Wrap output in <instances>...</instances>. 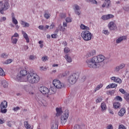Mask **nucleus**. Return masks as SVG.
<instances>
[{
	"mask_svg": "<svg viewBox=\"0 0 129 129\" xmlns=\"http://www.w3.org/2000/svg\"><path fill=\"white\" fill-rule=\"evenodd\" d=\"M16 78L18 81H28L31 84H36L40 81V77L35 72H30L27 74V71L25 70H21Z\"/></svg>",
	"mask_w": 129,
	"mask_h": 129,
	"instance_id": "f257e3e1",
	"label": "nucleus"
},
{
	"mask_svg": "<svg viewBox=\"0 0 129 129\" xmlns=\"http://www.w3.org/2000/svg\"><path fill=\"white\" fill-rule=\"evenodd\" d=\"M94 56L91 58V59L87 60L86 61V63L87 64V66L90 68H99L100 67V64H98L96 60H94Z\"/></svg>",
	"mask_w": 129,
	"mask_h": 129,
	"instance_id": "f03ea898",
	"label": "nucleus"
},
{
	"mask_svg": "<svg viewBox=\"0 0 129 129\" xmlns=\"http://www.w3.org/2000/svg\"><path fill=\"white\" fill-rule=\"evenodd\" d=\"M82 38L85 41H90L92 38V34L89 31L85 30L81 33Z\"/></svg>",
	"mask_w": 129,
	"mask_h": 129,
	"instance_id": "7ed1b4c3",
	"label": "nucleus"
},
{
	"mask_svg": "<svg viewBox=\"0 0 129 129\" xmlns=\"http://www.w3.org/2000/svg\"><path fill=\"white\" fill-rule=\"evenodd\" d=\"M69 110L67 109L65 110L64 113L60 116V122L61 124H65L68 120V117H69Z\"/></svg>",
	"mask_w": 129,
	"mask_h": 129,
	"instance_id": "20e7f679",
	"label": "nucleus"
},
{
	"mask_svg": "<svg viewBox=\"0 0 129 129\" xmlns=\"http://www.w3.org/2000/svg\"><path fill=\"white\" fill-rule=\"evenodd\" d=\"M77 79H78V75L77 74H73L69 77L68 81L70 84H75Z\"/></svg>",
	"mask_w": 129,
	"mask_h": 129,
	"instance_id": "39448f33",
	"label": "nucleus"
},
{
	"mask_svg": "<svg viewBox=\"0 0 129 129\" xmlns=\"http://www.w3.org/2000/svg\"><path fill=\"white\" fill-rule=\"evenodd\" d=\"M94 61L97 62V64L100 65L101 62H103L105 60V56L102 55H99L97 56H94Z\"/></svg>",
	"mask_w": 129,
	"mask_h": 129,
	"instance_id": "423d86ee",
	"label": "nucleus"
},
{
	"mask_svg": "<svg viewBox=\"0 0 129 129\" xmlns=\"http://www.w3.org/2000/svg\"><path fill=\"white\" fill-rule=\"evenodd\" d=\"M53 84L55 87L58 89L60 88H64L65 87V84L63 83H61V82H60L58 80H54L53 81Z\"/></svg>",
	"mask_w": 129,
	"mask_h": 129,
	"instance_id": "0eeeda50",
	"label": "nucleus"
},
{
	"mask_svg": "<svg viewBox=\"0 0 129 129\" xmlns=\"http://www.w3.org/2000/svg\"><path fill=\"white\" fill-rule=\"evenodd\" d=\"M10 8V5L8 4V2H6L2 4L1 8L0 9V13L2 15H4V11H7Z\"/></svg>",
	"mask_w": 129,
	"mask_h": 129,
	"instance_id": "6e6552de",
	"label": "nucleus"
},
{
	"mask_svg": "<svg viewBox=\"0 0 129 129\" xmlns=\"http://www.w3.org/2000/svg\"><path fill=\"white\" fill-rule=\"evenodd\" d=\"M36 100L41 105H45L46 104V101L43 98V96L41 94H39L36 98Z\"/></svg>",
	"mask_w": 129,
	"mask_h": 129,
	"instance_id": "1a4fd4ad",
	"label": "nucleus"
},
{
	"mask_svg": "<svg viewBox=\"0 0 129 129\" xmlns=\"http://www.w3.org/2000/svg\"><path fill=\"white\" fill-rule=\"evenodd\" d=\"M108 27L110 31H115L116 29H117V27H116V24H115V23H114V22H110L108 24Z\"/></svg>",
	"mask_w": 129,
	"mask_h": 129,
	"instance_id": "9d476101",
	"label": "nucleus"
},
{
	"mask_svg": "<svg viewBox=\"0 0 129 129\" xmlns=\"http://www.w3.org/2000/svg\"><path fill=\"white\" fill-rule=\"evenodd\" d=\"M39 91L43 94H49V89L44 86L40 87L39 88Z\"/></svg>",
	"mask_w": 129,
	"mask_h": 129,
	"instance_id": "9b49d317",
	"label": "nucleus"
},
{
	"mask_svg": "<svg viewBox=\"0 0 129 129\" xmlns=\"http://www.w3.org/2000/svg\"><path fill=\"white\" fill-rule=\"evenodd\" d=\"M114 16H113L112 14H108V15L102 16L101 17V19L104 21H106L107 20L112 19V18H114Z\"/></svg>",
	"mask_w": 129,
	"mask_h": 129,
	"instance_id": "f8f14e48",
	"label": "nucleus"
},
{
	"mask_svg": "<svg viewBox=\"0 0 129 129\" xmlns=\"http://www.w3.org/2000/svg\"><path fill=\"white\" fill-rule=\"evenodd\" d=\"M125 67V64L124 63H121L120 65L114 68V71L115 72H118L119 70L123 69V68H124Z\"/></svg>",
	"mask_w": 129,
	"mask_h": 129,
	"instance_id": "ddd939ff",
	"label": "nucleus"
},
{
	"mask_svg": "<svg viewBox=\"0 0 129 129\" xmlns=\"http://www.w3.org/2000/svg\"><path fill=\"white\" fill-rule=\"evenodd\" d=\"M127 39V37L125 36H122L121 37H118L116 40V44H119L122 42V41H124V40H126Z\"/></svg>",
	"mask_w": 129,
	"mask_h": 129,
	"instance_id": "4468645a",
	"label": "nucleus"
},
{
	"mask_svg": "<svg viewBox=\"0 0 129 129\" xmlns=\"http://www.w3.org/2000/svg\"><path fill=\"white\" fill-rule=\"evenodd\" d=\"M22 34L23 35V37L24 39L26 40L27 43H29L30 42V38H29V36H28V34L27 33H26L25 31H22Z\"/></svg>",
	"mask_w": 129,
	"mask_h": 129,
	"instance_id": "2eb2a0df",
	"label": "nucleus"
},
{
	"mask_svg": "<svg viewBox=\"0 0 129 129\" xmlns=\"http://www.w3.org/2000/svg\"><path fill=\"white\" fill-rule=\"evenodd\" d=\"M58 121H55L51 124V129H58Z\"/></svg>",
	"mask_w": 129,
	"mask_h": 129,
	"instance_id": "dca6fc26",
	"label": "nucleus"
},
{
	"mask_svg": "<svg viewBox=\"0 0 129 129\" xmlns=\"http://www.w3.org/2000/svg\"><path fill=\"white\" fill-rule=\"evenodd\" d=\"M1 108H7L8 107V102L7 101H4L3 102H1L0 105Z\"/></svg>",
	"mask_w": 129,
	"mask_h": 129,
	"instance_id": "f3484780",
	"label": "nucleus"
},
{
	"mask_svg": "<svg viewBox=\"0 0 129 129\" xmlns=\"http://www.w3.org/2000/svg\"><path fill=\"white\" fill-rule=\"evenodd\" d=\"M56 116H60V115H61L63 113V111H62V109L61 108H56Z\"/></svg>",
	"mask_w": 129,
	"mask_h": 129,
	"instance_id": "a211bd4d",
	"label": "nucleus"
},
{
	"mask_svg": "<svg viewBox=\"0 0 129 129\" xmlns=\"http://www.w3.org/2000/svg\"><path fill=\"white\" fill-rule=\"evenodd\" d=\"M124 113H125V108H121L118 113V114L119 116H123Z\"/></svg>",
	"mask_w": 129,
	"mask_h": 129,
	"instance_id": "6ab92c4d",
	"label": "nucleus"
},
{
	"mask_svg": "<svg viewBox=\"0 0 129 129\" xmlns=\"http://www.w3.org/2000/svg\"><path fill=\"white\" fill-rule=\"evenodd\" d=\"M2 85L4 88H7V87L9 86V83L7 81L4 80L2 81Z\"/></svg>",
	"mask_w": 129,
	"mask_h": 129,
	"instance_id": "aec40b11",
	"label": "nucleus"
},
{
	"mask_svg": "<svg viewBox=\"0 0 129 129\" xmlns=\"http://www.w3.org/2000/svg\"><path fill=\"white\" fill-rule=\"evenodd\" d=\"M101 111L106 110V104L104 102H102L101 104Z\"/></svg>",
	"mask_w": 129,
	"mask_h": 129,
	"instance_id": "412c9836",
	"label": "nucleus"
},
{
	"mask_svg": "<svg viewBox=\"0 0 129 129\" xmlns=\"http://www.w3.org/2000/svg\"><path fill=\"white\" fill-rule=\"evenodd\" d=\"M50 16H51V15L49 14V11L48 10L44 11V18H45V19H47V20H48V19L50 18Z\"/></svg>",
	"mask_w": 129,
	"mask_h": 129,
	"instance_id": "4be33fe9",
	"label": "nucleus"
},
{
	"mask_svg": "<svg viewBox=\"0 0 129 129\" xmlns=\"http://www.w3.org/2000/svg\"><path fill=\"white\" fill-rule=\"evenodd\" d=\"M21 25L23 26L24 28H29L30 27V24L28 23L25 22L24 21H21Z\"/></svg>",
	"mask_w": 129,
	"mask_h": 129,
	"instance_id": "5701e85b",
	"label": "nucleus"
},
{
	"mask_svg": "<svg viewBox=\"0 0 129 129\" xmlns=\"http://www.w3.org/2000/svg\"><path fill=\"white\" fill-rule=\"evenodd\" d=\"M64 58L69 63H71V62H72V58L71 57L68 56V54L66 55Z\"/></svg>",
	"mask_w": 129,
	"mask_h": 129,
	"instance_id": "b1692460",
	"label": "nucleus"
},
{
	"mask_svg": "<svg viewBox=\"0 0 129 129\" xmlns=\"http://www.w3.org/2000/svg\"><path fill=\"white\" fill-rule=\"evenodd\" d=\"M56 90L55 89L51 88L49 89L48 95H51L52 94H54Z\"/></svg>",
	"mask_w": 129,
	"mask_h": 129,
	"instance_id": "393cba45",
	"label": "nucleus"
},
{
	"mask_svg": "<svg viewBox=\"0 0 129 129\" xmlns=\"http://www.w3.org/2000/svg\"><path fill=\"white\" fill-rule=\"evenodd\" d=\"M96 54V51L94 50H92L91 52L88 53V57H91V56H94Z\"/></svg>",
	"mask_w": 129,
	"mask_h": 129,
	"instance_id": "a878e982",
	"label": "nucleus"
},
{
	"mask_svg": "<svg viewBox=\"0 0 129 129\" xmlns=\"http://www.w3.org/2000/svg\"><path fill=\"white\" fill-rule=\"evenodd\" d=\"M113 106L115 108H119L120 107V103L116 102L113 103Z\"/></svg>",
	"mask_w": 129,
	"mask_h": 129,
	"instance_id": "bb28decb",
	"label": "nucleus"
},
{
	"mask_svg": "<svg viewBox=\"0 0 129 129\" xmlns=\"http://www.w3.org/2000/svg\"><path fill=\"white\" fill-rule=\"evenodd\" d=\"M58 28L61 32H65V30H66V28H65V27H63V26H62V25L61 24H59L58 25Z\"/></svg>",
	"mask_w": 129,
	"mask_h": 129,
	"instance_id": "cd10ccee",
	"label": "nucleus"
},
{
	"mask_svg": "<svg viewBox=\"0 0 129 129\" xmlns=\"http://www.w3.org/2000/svg\"><path fill=\"white\" fill-rule=\"evenodd\" d=\"M11 42L13 44H16L18 43V39L16 38L11 37Z\"/></svg>",
	"mask_w": 129,
	"mask_h": 129,
	"instance_id": "c85d7f7f",
	"label": "nucleus"
},
{
	"mask_svg": "<svg viewBox=\"0 0 129 129\" xmlns=\"http://www.w3.org/2000/svg\"><path fill=\"white\" fill-rule=\"evenodd\" d=\"M12 62H13V59H8L4 61L3 62V64H6V65H8V64H11Z\"/></svg>",
	"mask_w": 129,
	"mask_h": 129,
	"instance_id": "c756f323",
	"label": "nucleus"
},
{
	"mask_svg": "<svg viewBox=\"0 0 129 129\" xmlns=\"http://www.w3.org/2000/svg\"><path fill=\"white\" fill-rule=\"evenodd\" d=\"M9 57V55L6 53H3L1 54V58H3L4 59H8Z\"/></svg>",
	"mask_w": 129,
	"mask_h": 129,
	"instance_id": "7c9ffc66",
	"label": "nucleus"
},
{
	"mask_svg": "<svg viewBox=\"0 0 129 129\" xmlns=\"http://www.w3.org/2000/svg\"><path fill=\"white\" fill-rule=\"evenodd\" d=\"M104 4L106 5V8H109L110 5V0H105Z\"/></svg>",
	"mask_w": 129,
	"mask_h": 129,
	"instance_id": "2f4dec72",
	"label": "nucleus"
},
{
	"mask_svg": "<svg viewBox=\"0 0 129 129\" xmlns=\"http://www.w3.org/2000/svg\"><path fill=\"white\" fill-rule=\"evenodd\" d=\"M124 98L125 99L126 101H128L129 100V94L125 93V94H124Z\"/></svg>",
	"mask_w": 129,
	"mask_h": 129,
	"instance_id": "473e14b6",
	"label": "nucleus"
},
{
	"mask_svg": "<svg viewBox=\"0 0 129 129\" xmlns=\"http://www.w3.org/2000/svg\"><path fill=\"white\" fill-rule=\"evenodd\" d=\"M59 17L61 19H65L66 18V14H65V13H60L59 14Z\"/></svg>",
	"mask_w": 129,
	"mask_h": 129,
	"instance_id": "72a5a7b5",
	"label": "nucleus"
},
{
	"mask_svg": "<svg viewBox=\"0 0 129 129\" xmlns=\"http://www.w3.org/2000/svg\"><path fill=\"white\" fill-rule=\"evenodd\" d=\"M102 87V85H98L95 89V92H96L97 90H99V89H100V88H101Z\"/></svg>",
	"mask_w": 129,
	"mask_h": 129,
	"instance_id": "f704fd0d",
	"label": "nucleus"
},
{
	"mask_svg": "<svg viewBox=\"0 0 129 129\" xmlns=\"http://www.w3.org/2000/svg\"><path fill=\"white\" fill-rule=\"evenodd\" d=\"M7 111H8V110L5 108H1V112L2 113H7Z\"/></svg>",
	"mask_w": 129,
	"mask_h": 129,
	"instance_id": "c9c22d12",
	"label": "nucleus"
},
{
	"mask_svg": "<svg viewBox=\"0 0 129 129\" xmlns=\"http://www.w3.org/2000/svg\"><path fill=\"white\" fill-rule=\"evenodd\" d=\"M115 99H116V100H118V101H122V98L119 96H116L115 98Z\"/></svg>",
	"mask_w": 129,
	"mask_h": 129,
	"instance_id": "e433bc0d",
	"label": "nucleus"
},
{
	"mask_svg": "<svg viewBox=\"0 0 129 129\" xmlns=\"http://www.w3.org/2000/svg\"><path fill=\"white\" fill-rule=\"evenodd\" d=\"M0 75L1 76H5V72L4 71V70L2 69V68H0Z\"/></svg>",
	"mask_w": 129,
	"mask_h": 129,
	"instance_id": "4c0bfd02",
	"label": "nucleus"
},
{
	"mask_svg": "<svg viewBox=\"0 0 129 129\" xmlns=\"http://www.w3.org/2000/svg\"><path fill=\"white\" fill-rule=\"evenodd\" d=\"M48 59L49 58H48V56H43L41 58V60H42V61H43V62H45V61L48 60Z\"/></svg>",
	"mask_w": 129,
	"mask_h": 129,
	"instance_id": "58836bf2",
	"label": "nucleus"
},
{
	"mask_svg": "<svg viewBox=\"0 0 129 129\" xmlns=\"http://www.w3.org/2000/svg\"><path fill=\"white\" fill-rule=\"evenodd\" d=\"M116 83H119V84H120L122 82L121 79H119V78H116Z\"/></svg>",
	"mask_w": 129,
	"mask_h": 129,
	"instance_id": "ea45409f",
	"label": "nucleus"
},
{
	"mask_svg": "<svg viewBox=\"0 0 129 129\" xmlns=\"http://www.w3.org/2000/svg\"><path fill=\"white\" fill-rule=\"evenodd\" d=\"M12 22L14 25H18V20L15 18H12Z\"/></svg>",
	"mask_w": 129,
	"mask_h": 129,
	"instance_id": "a19ab883",
	"label": "nucleus"
},
{
	"mask_svg": "<svg viewBox=\"0 0 129 129\" xmlns=\"http://www.w3.org/2000/svg\"><path fill=\"white\" fill-rule=\"evenodd\" d=\"M25 90L27 91V92H29V85H25L24 86Z\"/></svg>",
	"mask_w": 129,
	"mask_h": 129,
	"instance_id": "79ce46f5",
	"label": "nucleus"
},
{
	"mask_svg": "<svg viewBox=\"0 0 129 129\" xmlns=\"http://www.w3.org/2000/svg\"><path fill=\"white\" fill-rule=\"evenodd\" d=\"M74 129H82V128H81V126L78 124H76L74 126Z\"/></svg>",
	"mask_w": 129,
	"mask_h": 129,
	"instance_id": "37998d69",
	"label": "nucleus"
},
{
	"mask_svg": "<svg viewBox=\"0 0 129 129\" xmlns=\"http://www.w3.org/2000/svg\"><path fill=\"white\" fill-rule=\"evenodd\" d=\"M102 101V98L101 97H99L96 100V103H99V102H101Z\"/></svg>",
	"mask_w": 129,
	"mask_h": 129,
	"instance_id": "c03bdc74",
	"label": "nucleus"
},
{
	"mask_svg": "<svg viewBox=\"0 0 129 129\" xmlns=\"http://www.w3.org/2000/svg\"><path fill=\"white\" fill-rule=\"evenodd\" d=\"M64 53H69L70 52V49L68 47H65L64 49Z\"/></svg>",
	"mask_w": 129,
	"mask_h": 129,
	"instance_id": "a18cd8bd",
	"label": "nucleus"
},
{
	"mask_svg": "<svg viewBox=\"0 0 129 129\" xmlns=\"http://www.w3.org/2000/svg\"><path fill=\"white\" fill-rule=\"evenodd\" d=\"M29 60H34V59H36V56L34 55H31L29 56Z\"/></svg>",
	"mask_w": 129,
	"mask_h": 129,
	"instance_id": "49530a36",
	"label": "nucleus"
},
{
	"mask_svg": "<svg viewBox=\"0 0 129 129\" xmlns=\"http://www.w3.org/2000/svg\"><path fill=\"white\" fill-rule=\"evenodd\" d=\"M116 87H117V84L114 83L111 84V88H115Z\"/></svg>",
	"mask_w": 129,
	"mask_h": 129,
	"instance_id": "de8ad7c7",
	"label": "nucleus"
},
{
	"mask_svg": "<svg viewBox=\"0 0 129 129\" xmlns=\"http://www.w3.org/2000/svg\"><path fill=\"white\" fill-rule=\"evenodd\" d=\"M75 13L76 15H78V16H80V14H81L80 10H75Z\"/></svg>",
	"mask_w": 129,
	"mask_h": 129,
	"instance_id": "09e8293b",
	"label": "nucleus"
},
{
	"mask_svg": "<svg viewBox=\"0 0 129 129\" xmlns=\"http://www.w3.org/2000/svg\"><path fill=\"white\" fill-rule=\"evenodd\" d=\"M88 3H91V4H97V2L96 0H89V2L88 1Z\"/></svg>",
	"mask_w": 129,
	"mask_h": 129,
	"instance_id": "8fccbe9b",
	"label": "nucleus"
},
{
	"mask_svg": "<svg viewBox=\"0 0 129 129\" xmlns=\"http://www.w3.org/2000/svg\"><path fill=\"white\" fill-rule=\"evenodd\" d=\"M24 126L25 127H27V126H28V125H29L30 124H29V122L28 121H25L24 122Z\"/></svg>",
	"mask_w": 129,
	"mask_h": 129,
	"instance_id": "3c124183",
	"label": "nucleus"
},
{
	"mask_svg": "<svg viewBox=\"0 0 129 129\" xmlns=\"http://www.w3.org/2000/svg\"><path fill=\"white\" fill-rule=\"evenodd\" d=\"M66 21L67 23H71V22H72L71 18H70L69 17L67 18L66 19Z\"/></svg>",
	"mask_w": 129,
	"mask_h": 129,
	"instance_id": "603ef678",
	"label": "nucleus"
},
{
	"mask_svg": "<svg viewBox=\"0 0 129 129\" xmlns=\"http://www.w3.org/2000/svg\"><path fill=\"white\" fill-rule=\"evenodd\" d=\"M119 91L122 94H125V93H126V92H125V91H124V90L123 89H120Z\"/></svg>",
	"mask_w": 129,
	"mask_h": 129,
	"instance_id": "864d4df0",
	"label": "nucleus"
},
{
	"mask_svg": "<svg viewBox=\"0 0 129 129\" xmlns=\"http://www.w3.org/2000/svg\"><path fill=\"white\" fill-rule=\"evenodd\" d=\"M20 109H21L20 108V107H19V106H17L16 107H14L13 108V110L14 111H18V110H20Z\"/></svg>",
	"mask_w": 129,
	"mask_h": 129,
	"instance_id": "5fc2aeb1",
	"label": "nucleus"
},
{
	"mask_svg": "<svg viewBox=\"0 0 129 129\" xmlns=\"http://www.w3.org/2000/svg\"><path fill=\"white\" fill-rule=\"evenodd\" d=\"M107 129H113V126H112V124H109L107 126Z\"/></svg>",
	"mask_w": 129,
	"mask_h": 129,
	"instance_id": "6e6d98bb",
	"label": "nucleus"
},
{
	"mask_svg": "<svg viewBox=\"0 0 129 129\" xmlns=\"http://www.w3.org/2000/svg\"><path fill=\"white\" fill-rule=\"evenodd\" d=\"M75 8L76 9L75 11H80V7L78 5H75Z\"/></svg>",
	"mask_w": 129,
	"mask_h": 129,
	"instance_id": "4d7b16f0",
	"label": "nucleus"
},
{
	"mask_svg": "<svg viewBox=\"0 0 129 129\" xmlns=\"http://www.w3.org/2000/svg\"><path fill=\"white\" fill-rule=\"evenodd\" d=\"M111 80H112L114 82H116V77H112L110 78Z\"/></svg>",
	"mask_w": 129,
	"mask_h": 129,
	"instance_id": "13d9d810",
	"label": "nucleus"
},
{
	"mask_svg": "<svg viewBox=\"0 0 129 129\" xmlns=\"http://www.w3.org/2000/svg\"><path fill=\"white\" fill-rule=\"evenodd\" d=\"M51 38H52V39H56V38H57V34L55 33L52 34Z\"/></svg>",
	"mask_w": 129,
	"mask_h": 129,
	"instance_id": "bf43d9fd",
	"label": "nucleus"
},
{
	"mask_svg": "<svg viewBox=\"0 0 129 129\" xmlns=\"http://www.w3.org/2000/svg\"><path fill=\"white\" fill-rule=\"evenodd\" d=\"M125 127H124V125L121 124L119 125L118 129H125Z\"/></svg>",
	"mask_w": 129,
	"mask_h": 129,
	"instance_id": "052dcab7",
	"label": "nucleus"
},
{
	"mask_svg": "<svg viewBox=\"0 0 129 129\" xmlns=\"http://www.w3.org/2000/svg\"><path fill=\"white\" fill-rule=\"evenodd\" d=\"M7 125L9 126V127H12V122L11 121H8L7 122Z\"/></svg>",
	"mask_w": 129,
	"mask_h": 129,
	"instance_id": "680f3d73",
	"label": "nucleus"
},
{
	"mask_svg": "<svg viewBox=\"0 0 129 129\" xmlns=\"http://www.w3.org/2000/svg\"><path fill=\"white\" fill-rule=\"evenodd\" d=\"M86 27V26L85 25H83V24H81V26H80L81 29H82V30H85Z\"/></svg>",
	"mask_w": 129,
	"mask_h": 129,
	"instance_id": "e2e57ef3",
	"label": "nucleus"
},
{
	"mask_svg": "<svg viewBox=\"0 0 129 129\" xmlns=\"http://www.w3.org/2000/svg\"><path fill=\"white\" fill-rule=\"evenodd\" d=\"M12 37H13V38H17L19 37V34H18L17 33H15L14 35H13Z\"/></svg>",
	"mask_w": 129,
	"mask_h": 129,
	"instance_id": "0e129e2a",
	"label": "nucleus"
},
{
	"mask_svg": "<svg viewBox=\"0 0 129 129\" xmlns=\"http://www.w3.org/2000/svg\"><path fill=\"white\" fill-rule=\"evenodd\" d=\"M38 29H39V30H44V26H43V25L39 26Z\"/></svg>",
	"mask_w": 129,
	"mask_h": 129,
	"instance_id": "69168bd1",
	"label": "nucleus"
},
{
	"mask_svg": "<svg viewBox=\"0 0 129 129\" xmlns=\"http://www.w3.org/2000/svg\"><path fill=\"white\" fill-rule=\"evenodd\" d=\"M104 34H105V35H108L109 34V32H108V30H104Z\"/></svg>",
	"mask_w": 129,
	"mask_h": 129,
	"instance_id": "338daca9",
	"label": "nucleus"
},
{
	"mask_svg": "<svg viewBox=\"0 0 129 129\" xmlns=\"http://www.w3.org/2000/svg\"><path fill=\"white\" fill-rule=\"evenodd\" d=\"M55 27V25L53 24H52L50 26H49V29H54Z\"/></svg>",
	"mask_w": 129,
	"mask_h": 129,
	"instance_id": "774afa93",
	"label": "nucleus"
}]
</instances>
